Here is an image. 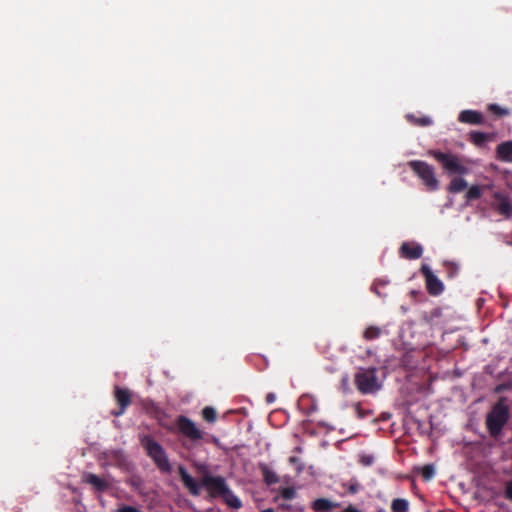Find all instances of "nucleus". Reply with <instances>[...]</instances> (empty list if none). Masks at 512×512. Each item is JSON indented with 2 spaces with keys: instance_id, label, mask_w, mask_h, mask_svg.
Segmentation results:
<instances>
[{
  "instance_id": "obj_32",
  "label": "nucleus",
  "mask_w": 512,
  "mask_h": 512,
  "mask_svg": "<svg viewBox=\"0 0 512 512\" xmlns=\"http://www.w3.org/2000/svg\"><path fill=\"white\" fill-rule=\"evenodd\" d=\"M361 462L366 465V466H369L372 464L373 462V457L371 456H363L362 459H361Z\"/></svg>"
},
{
  "instance_id": "obj_17",
  "label": "nucleus",
  "mask_w": 512,
  "mask_h": 512,
  "mask_svg": "<svg viewBox=\"0 0 512 512\" xmlns=\"http://www.w3.org/2000/svg\"><path fill=\"white\" fill-rule=\"evenodd\" d=\"M338 506V503H333L326 498H318L314 500L312 503V509L315 512H330L334 508H337Z\"/></svg>"
},
{
  "instance_id": "obj_22",
  "label": "nucleus",
  "mask_w": 512,
  "mask_h": 512,
  "mask_svg": "<svg viewBox=\"0 0 512 512\" xmlns=\"http://www.w3.org/2000/svg\"><path fill=\"white\" fill-rule=\"evenodd\" d=\"M201 415H202L203 420H205L208 423H214L217 420V412L211 406L204 407L201 412Z\"/></svg>"
},
{
  "instance_id": "obj_13",
  "label": "nucleus",
  "mask_w": 512,
  "mask_h": 512,
  "mask_svg": "<svg viewBox=\"0 0 512 512\" xmlns=\"http://www.w3.org/2000/svg\"><path fill=\"white\" fill-rule=\"evenodd\" d=\"M494 133H484L480 131H471L468 134L469 141L477 147H483L487 142L494 139Z\"/></svg>"
},
{
  "instance_id": "obj_9",
  "label": "nucleus",
  "mask_w": 512,
  "mask_h": 512,
  "mask_svg": "<svg viewBox=\"0 0 512 512\" xmlns=\"http://www.w3.org/2000/svg\"><path fill=\"white\" fill-rule=\"evenodd\" d=\"M141 443L147 454L154 460L157 467L160 468V444L148 435L142 438Z\"/></svg>"
},
{
  "instance_id": "obj_30",
  "label": "nucleus",
  "mask_w": 512,
  "mask_h": 512,
  "mask_svg": "<svg viewBox=\"0 0 512 512\" xmlns=\"http://www.w3.org/2000/svg\"><path fill=\"white\" fill-rule=\"evenodd\" d=\"M161 466H162V471H168L169 470V462H168V459L164 455L163 452H162V463H161Z\"/></svg>"
},
{
  "instance_id": "obj_4",
  "label": "nucleus",
  "mask_w": 512,
  "mask_h": 512,
  "mask_svg": "<svg viewBox=\"0 0 512 512\" xmlns=\"http://www.w3.org/2000/svg\"><path fill=\"white\" fill-rule=\"evenodd\" d=\"M410 169L422 180L429 191H435L439 187L433 166L425 161L411 160L408 162Z\"/></svg>"
},
{
  "instance_id": "obj_33",
  "label": "nucleus",
  "mask_w": 512,
  "mask_h": 512,
  "mask_svg": "<svg viewBox=\"0 0 512 512\" xmlns=\"http://www.w3.org/2000/svg\"><path fill=\"white\" fill-rule=\"evenodd\" d=\"M343 512H362V510L356 508L355 506H353L352 504L348 505L344 510Z\"/></svg>"
},
{
  "instance_id": "obj_18",
  "label": "nucleus",
  "mask_w": 512,
  "mask_h": 512,
  "mask_svg": "<svg viewBox=\"0 0 512 512\" xmlns=\"http://www.w3.org/2000/svg\"><path fill=\"white\" fill-rule=\"evenodd\" d=\"M222 498L233 509H239L242 506L241 500L229 488L227 493L222 495Z\"/></svg>"
},
{
  "instance_id": "obj_21",
  "label": "nucleus",
  "mask_w": 512,
  "mask_h": 512,
  "mask_svg": "<svg viewBox=\"0 0 512 512\" xmlns=\"http://www.w3.org/2000/svg\"><path fill=\"white\" fill-rule=\"evenodd\" d=\"M409 509V502L403 498H396L391 503L392 512H407Z\"/></svg>"
},
{
  "instance_id": "obj_11",
  "label": "nucleus",
  "mask_w": 512,
  "mask_h": 512,
  "mask_svg": "<svg viewBox=\"0 0 512 512\" xmlns=\"http://www.w3.org/2000/svg\"><path fill=\"white\" fill-rule=\"evenodd\" d=\"M458 121L472 125H481L484 123V116L476 110H463L458 116Z\"/></svg>"
},
{
  "instance_id": "obj_5",
  "label": "nucleus",
  "mask_w": 512,
  "mask_h": 512,
  "mask_svg": "<svg viewBox=\"0 0 512 512\" xmlns=\"http://www.w3.org/2000/svg\"><path fill=\"white\" fill-rule=\"evenodd\" d=\"M429 154L450 174L465 175L469 172V169L461 163L457 155L437 150H431Z\"/></svg>"
},
{
  "instance_id": "obj_29",
  "label": "nucleus",
  "mask_w": 512,
  "mask_h": 512,
  "mask_svg": "<svg viewBox=\"0 0 512 512\" xmlns=\"http://www.w3.org/2000/svg\"><path fill=\"white\" fill-rule=\"evenodd\" d=\"M505 497L512 502V480L506 483Z\"/></svg>"
},
{
  "instance_id": "obj_2",
  "label": "nucleus",
  "mask_w": 512,
  "mask_h": 512,
  "mask_svg": "<svg viewBox=\"0 0 512 512\" xmlns=\"http://www.w3.org/2000/svg\"><path fill=\"white\" fill-rule=\"evenodd\" d=\"M509 419L508 407L499 401L487 415L486 425L491 436H498Z\"/></svg>"
},
{
  "instance_id": "obj_8",
  "label": "nucleus",
  "mask_w": 512,
  "mask_h": 512,
  "mask_svg": "<svg viewBox=\"0 0 512 512\" xmlns=\"http://www.w3.org/2000/svg\"><path fill=\"white\" fill-rule=\"evenodd\" d=\"M114 398L118 405V409L112 410L111 414L115 417H119L123 415L126 409L132 403V393L128 388H122L119 386H115L114 388Z\"/></svg>"
},
{
  "instance_id": "obj_25",
  "label": "nucleus",
  "mask_w": 512,
  "mask_h": 512,
  "mask_svg": "<svg viewBox=\"0 0 512 512\" xmlns=\"http://www.w3.org/2000/svg\"><path fill=\"white\" fill-rule=\"evenodd\" d=\"M488 110L492 114H494V115H496L498 117L508 116L510 114V110L509 109L502 108V107H500L497 104H489L488 105Z\"/></svg>"
},
{
  "instance_id": "obj_35",
  "label": "nucleus",
  "mask_w": 512,
  "mask_h": 512,
  "mask_svg": "<svg viewBox=\"0 0 512 512\" xmlns=\"http://www.w3.org/2000/svg\"><path fill=\"white\" fill-rule=\"evenodd\" d=\"M296 460H297V458H296V457H291V458H290V462H295Z\"/></svg>"
},
{
  "instance_id": "obj_6",
  "label": "nucleus",
  "mask_w": 512,
  "mask_h": 512,
  "mask_svg": "<svg viewBox=\"0 0 512 512\" xmlns=\"http://www.w3.org/2000/svg\"><path fill=\"white\" fill-rule=\"evenodd\" d=\"M176 432L193 443H199L204 439L202 431L194 421L184 415H179L175 420Z\"/></svg>"
},
{
  "instance_id": "obj_27",
  "label": "nucleus",
  "mask_w": 512,
  "mask_h": 512,
  "mask_svg": "<svg viewBox=\"0 0 512 512\" xmlns=\"http://www.w3.org/2000/svg\"><path fill=\"white\" fill-rule=\"evenodd\" d=\"M344 487L349 494H355L360 490V484L357 481H351L350 483L345 484Z\"/></svg>"
},
{
  "instance_id": "obj_34",
  "label": "nucleus",
  "mask_w": 512,
  "mask_h": 512,
  "mask_svg": "<svg viewBox=\"0 0 512 512\" xmlns=\"http://www.w3.org/2000/svg\"><path fill=\"white\" fill-rule=\"evenodd\" d=\"M262 512H274V510L272 508H268V509L263 510Z\"/></svg>"
},
{
  "instance_id": "obj_19",
  "label": "nucleus",
  "mask_w": 512,
  "mask_h": 512,
  "mask_svg": "<svg viewBox=\"0 0 512 512\" xmlns=\"http://www.w3.org/2000/svg\"><path fill=\"white\" fill-rule=\"evenodd\" d=\"M467 182L461 177L453 178L448 186V191L451 193H459L467 187Z\"/></svg>"
},
{
  "instance_id": "obj_31",
  "label": "nucleus",
  "mask_w": 512,
  "mask_h": 512,
  "mask_svg": "<svg viewBox=\"0 0 512 512\" xmlns=\"http://www.w3.org/2000/svg\"><path fill=\"white\" fill-rule=\"evenodd\" d=\"M276 399V396L274 393H268L265 397V401L267 404H272Z\"/></svg>"
},
{
  "instance_id": "obj_26",
  "label": "nucleus",
  "mask_w": 512,
  "mask_h": 512,
  "mask_svg": "<svg viewBox=\"0 0 512 512\" xmlns=\"http://www.w3.org/2000/svg\"><path fill=\"white\" fill-rule=\"evenodd\" d=\"M420 473H421L422 478L425 481H429L433 478V476L435 474V469H434L433 465L428 464V465L423 466L420 469Z\"/></svg>"
},
{
  "instance_id": "obj_14",
  "label": "nucleus",
  "mask_w": 512,
  "mask_h": 512,
  "mask_svg": "<svg viewBox=\"0 0 512 512\" xmlns=\"http://www.w3.org/2000/svg\"><path fill=\"white\" fill-rule=\"evenodd\" d=\"M83 478L84 482L92 485L99 492H104L109 488L108 482L95 474L87 473Z\"/></svg>"
},
{
  "instance_id": "obj_24",
  "label": "nucleus",
  "mask_w": 512,
  "mask_h": 512,
  "mask_svg": "<svg viewBox=\"0 0 512 512\" xmlns=\"http://www.w3.org/2000/svg\"><path fill=\"white\" fill-rule=\"evenodd\" d=\"M482 196V188L478 185H472L466 192V200L472 201Z\"/></svg>"
},
{
  "instance_id": "obj_12",
  "label": "nucleus",
  "mask_w": 512,
  "mask_h": 512,
  "mask_svg": "<svg viewBox=\"0 0 512 512\" xmlns=\"http://www.w3.org/2000/svg\"><path fill=\"white\" fill-rule=\"evenodd\" d=\"M496 158L501 162H512V140L504 141L496 147Z\"/></svg>"
},
{
  "instance_id": "obj_20",
  "label": "nucleus",
  "mask_w": 512,
  "mask_h": 512,
  "mask_svg": "<svg viewBox=\"0 0 512 512\" xmlns=\"http://www.w3.org/2000/svg\"><path fill=\"white\" fill-rule=\"evenodd\" d=\"M382 334L381 328L377 326H368L363 332V338L367 341L375 340L379 338Z\"/></svg>"
},
{
  "instance_id": "obj_23",
  "label": "nucleus",
  "mask_w": 512,
  "mask_h": 512,
  "mask_svg": "<svg viewBox=\"0 0 512 512\" xmlns=\"http://www.w3.org/2000/svg\"><path fill=\"white\" fill-rule=\"evenodd\" d=\"M407 119L410 122H412L413 124L418 125V126H422V127L429 126V125L432 124L431 118H429L427 116L416 117L414 115H407Z\"/></svg>"
},
{
  "instance_id": "obj_16",
  "label": "nucleus",
  "mask_w": 512,
  "mask_h": 512,
  "mask_svg": "<svg viewBox=\"0 0 512 512\" xmlns=\"http://www.w3.org/2000/svg\"><path fill=\"white\" fill-rule=\"evenodd\" d=\"M259 470L262 474L263 481L268 485H273L279 482L278 475L268 467L265 463L258 464Z\"/></svg>"
},
{
  "instance_id": "obj_1",
  "label": "nucleus",
  "mask_w": 512,
  "mask_h": 512,
  "mask_svg": "<svg viewBox=\"0 0 512 512\" xmlns=\"http://www.w3.org/2000/svg\"><path fill=\"white\" fill-rule=\"evenodd\" d=\"M179 476L183 485L193 496L200 495L201 487H205L211 497H222L223 494L227 493L229 488L223 477L212 476L209 474L204 475L200 483H197L196 480L182 466L179 467Z\"/></svg>"
},
{
  "instance_id": "obj_7",
  "label": "nucleus",
  "mask_w": 512,
  "mask_h": 512,
  "mask_svg": "<svg viewBox=\"0 0 512 512\" xmlns=\"http://www.w3.org/2000/svg\"><path fill=\"white\" fill-rule=\"evenodd\" d=\"M425 278L426 289L432 296L440 295L444 290L442 281L431 271L428 265L423 264L420 269Z\"/></svg>"
},
{
  "instance_id": "obj_3",
  "label": "nucleus",
  "mask_w": 512,
  "mask_h": 512,
  "mask_svg": "<svg viewBox=\"0 0 512 512\" xmlns=\"http://www.w3.org/2000/svg\"><path fill=\"white\" fill-rule=\"evenodd\" d=\"M354 382L356 388L362 394H372L381 388L376 368L360 369L355 374Z\"/></svg>"
},
{
  "instance_id": "obj_28",
  "label": "nucleus",
  "mask_w": 512,
  "mask_h": 512,
  "mask_svg": "<svg viewBox=\"0 0 512 512\" xmlns=\"http://www.w3.org/2000/svg\"><path fill=\"white\" fill-rule=\"evenodd\" d=\"M283 499L291 500L295 496V490L291 487L283 488L280 492Z\"/></svg>"
},
{
  "instance_id": "obj_10",
  "label": "nucleus",
  "mask_w": 512,
  "mask_h": 512,
  "mask_svg": "<svg viewBox=\"0 0 512 512\" xmlns=\"http://www.w3.org/2000/svg\"><path fill=\"white\" fill-rule=\"evenodd\" d=\"M400 256L409 260H416L422 257L423 248L420 244L404 242L399 250Z\"/></svg>"
},
{
  "instance_id": "obj_15",
  "label": "nucleus",
  "mask_w": 512,
  "mask_h": 512,
  "mask_svg": "<svg viewBox=\"0 0 512 512\" xmlns=\"http://www.w3.org/2000/svg\"><path fill=\"white\" fill-rule=\"evenodd\" d=\"M494 197L496 200L499 201V203L497 205L498 212L507 218L511 217L512 216V205H511L510 201L508 200V198L503 196L500 193H495Z\"/></svg>"
}]
</instances>
